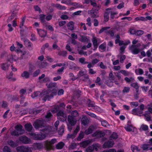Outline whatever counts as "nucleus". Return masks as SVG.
Wrapping results in <instances>:
<instances>
[{
    "instance_id": "1",
    "label": "nucleus",
    "mask_w": 152,
    "mask_h": 152,
    "mask_svg": "<svg viewBox=\"0 0 152 152\" xmlns=\"http://www.w3.org/2000/svg\"><path fill=\"white\" fill-rule=\"evenodd\" d=\"M65 105L63 103H61L59 105H55L52 111L54 113H57L56 115L58 120L64 122L66 121V115L64 112Z\"/></svg>"
},
{
    "instance_id": "2",
    "label": "nucleus",
    "mask_w": 152,
    "mask_h": 152,
    "mask_svg": "<svg viewBox=\"0 0 152 152\" xmlns=\"http://www.w3.org/2000/svg\"><path fill=\"white\" fill-rule=\"evenodd\" d=\"M57 93L56 91H53L52 92L49 94L50 91L47 90L42 93L41 94V95L43 94L42 99L45 102L47 100L50 101L51 99L53 98L54 96H56L57 94Z\"/></svg>"
},
{
    "instance_id": "3",
    "label": "nucleus",
    "mask_w": 152,
    "mask_h": 152,
    "mask_svg": "<svg viewBox=\"0 0 152 152\" xmlns=\"http://www.w3.org/2000/svg\"><path fill=\"white\" fill-rule=\"evenodd\" d=\"M45 120L42 118H39L36 120L33 124V126L36 129L42 128L45 126Z\"/></svg>"
},
{
    "instance_id": "4",
    "label": "nucleus",
    "mask_w": 152,
    "mask_h": 152,
    "mask_svg": "<svg viewBox=\"0 0 152 152\" xmlns=\"http://www.w3.org/2000/svg\"><path fill=\"white\" fill-rule=\"evenodd\" d=\"M29 135L33 139L35 140H42L46 137L45 134H36L35 133L31 132Z\"/></svg>"
},
{
    "instance_id": "5",
    "label": "nucleus",
    "mask_w": 152,
    "mask_h": 152,
    "mask_svg": "<svg viewBox=\"0 0 152 152\" xmlns=\"http://www.w3.org/2000/svg\"><path fill=\"white\" fill-rule=\"evenodd\" d=\"M140 44L137 45H132L129 47V50L134 54H138L140 51V49L138 48Z\"/></svg>"
},
{
    "instance_id": "6",
    "label": "nucleus",
    "mask_w": 152,
    "mask_h": 152,
    "mask_svg": "<svg viewBox=\"0 0 152 152\" xmlns=\"http://www.w3.org/2000/svg\"><path fill=\"white\" fill-rule=\"evenodd\" d=\"M16 149L18 152H31V149L28 147L24 146H18Z\"/></svg>"
},
{
    "instance_id": "7",
    "label": "nucleus",
    "mask_w": 152,
    "mask_h": 152,
    "mask_svg": "<svg viewBox=\"0 0 152 152\" xmlns=\"http://www.w3.org/2000/svg\"><path fill=\"white\" fill-rule=\"evenodd\" d=\"M56 142V140L53 139L50 141L46 140L45 142L44 146L47 149H50L51 145L54 144Z\"/></svg>"
},
{
    "instance_id": "8",
    "label": "nucleus",
    "mask_w": 152,
    "mask_h": 152,
    "mask_svg": "<svg viewBox=\"0 0 152 152\" xmlns=\"http://www.w3.org/2000/svg\"><path fill=\"white\" fill-rule=\"evenodd\" d=\"M21 39H23L25 45L28 49L30 50L32 49L33 44L28 39L22 38Z\"/></svg>"
},
{
    "instance_id": "9",
    "label": "nucleus",
    "mask_w": 152,
    "mask_h": 152,
    "mask_svg": "<svg viewBox=\"0 0 152 152\" xmlns=\"http://www.w3.org/2000/svg\"><path fill=\"white\" fill-rule=\"evenodd\" d=\"M99 9H95V7H93L90 10L91 16V17L93 18H97L99 16L98 10Z\"/></svg>"
},
{
    "instance_id": "10",
    "label": "nucleus",
    "mask_w": 152,
    "mask_h": 152,
    "mask_svg": "<svg viewBox=\"0 0 152 152\" xmlns=\"http://www.w3.org/2000/svg\"><path fill=\"white\" fill-rule=\"evenodd\" d=\"M19 140L23 143L27 144L30 143L31 140L30 138L25 136L23 135L20 136L19 138Z\"/></svg>"
},
{
    "instance_id": "11",
    "label": "nucleus",
    "mask_w": 152,
    "mask_h": 152,
    "mask_svg": "<svg viewBox=\"0 0 152 152\" xmlns=\"http://www.w3.org/2000/svg\"><path fill=\"white\" fill-rule=\"evenodd\" d=\"M114 144V141L113 140H110L104 143L103 146V148H111L113 147Z\"/></svg>"
},
{
    "instance_id": "12",
    "label": "nucleus",
    "mask_w": 152,
    "mask_h": 152,
    "mask_svg": "<svg viewBox=\"0 0 152 152\" xmlns=\"http://www.w3.org/2000/svg\"><path fill=\"white\" fill-rule=\"evenodd\" d=\"M105 133L104 132L101 131H97L93 133L92 136L93 137L100 138L103 137Z\"/></svg>"
},
{
    "instance_id": "13",
    "label": "nucleus",
    "mask_w": 152,
    "mask_h": 152,
    "mask_svg": "<svg viewBox=\"0 0 152 152\" xmlns=\"http://www.w3.org/2000/svg\"><path fill=\"white\" fill-rule=\"evenodd\" d=\"M37 30L38 34L41 37L44 38L46 36L47 34V32L46 31L41 29L38 28H37Z\"/></svg>"
},
{
    "instance_id": "14",
    "label": "nucleus",
    "mask_w": 152,
    "mask_h": 152,
    "mask_svg": "<svg viewBox=\"0 0 152 152\" xmlns=\"http://www.w3.org/2000/svg\"><path fill=\"white\" fill-rule=\"evenodd\" d=\"M68 121L69 124L72 126H74L77 122V120L75 118L69 115L68 116Z\"/></svg>"
},
{
    "instance_id": "15",
    "label": "nucleus",
    "mask_w": 152,
    "mask_h": 152,
    "mask_svg": "<svg viewBox=\"0 0 152 152\" xmlns=\"http://www.w3.org/2000/svg\"><path fill=\"white\" fill-rule=\"evenodd\" d=\"M39 20L43 26H46L47 23L45 20V15L43 14L39 15Z\"/></svg>"
},
{
    "instance_id": "16",
    "label": "nucleus",
    "mask_w": 152,
    "mask_h": 152,
    "mask_svg": "<svg viewBox=\"0 0 152 152\" xmlns=\"http://www.w3.org/2000/svg\"><path fill=\"white\" fill-rule=\"evenodd\" d=\"M24 127L26 130L28 132H31L33 129L32 126L30 123L25 124Z\"/></svg>"
},
{
    "instance_id": "17",
    "label": "nucleus",
    "mask_w": 152,
    "mask_h": 152,
    "mask_svg": "<svg viewBox=\"0 0 152 152\" xmlns=\"http://www.w3.org/2000/svg\"><path fill=\"white\" fill-rule=\"evenodd\" d=\"M94 127L93 126H90L85 131V133L87 135L91 133L94 130Z\"/></svg>"
},
{
    "instance_id": "18",
    "label": "nucleus",
    "mask_w": 152,
    "mask_h": 152,
    "mask_svg": "<svg viewBox=\"0 0 152 152\" xmlns=\"http://www.w3.org/2000/svg\"><path fill=\"white\" fill-rule=\"evenodd\" d=\"M132 113L136 115H138L139 114H141L142 112L137 108H134L132 111Z\"/></svg>"
},
{
    "instance_id": "19",
    "label": "nucleus",
    "mask_w": 152,
    "mask_h": 152,
    "mask_svg": "<svg viewBox=\"0 0 152 152\" xmlns=\"http://www.w3.org/2000/svg\"><path fill=\"white\" fill-rule=\"evenodd\" d=\"M30 76L29 73L27 71H24L21 74V76L26 79H28L29 78Z\"/></svg>"
},
{
    "instance_id": "20",
    "label": "nucleus",
    "mask_w": 152,
    "mask_h": 152,
    "mask_svg": "<svg viewBox=\"0 0 152 152\" xmlns=\"http://www.w3.org/2000/svg\"><path fill=\"white\" fill-rule=\"evenodd\" d=\"M92 40L94 47L97 48L98 46L97 38L96 37H93Z\"/></svg>"
},
{
    "instance_id": "21",
    "label": "nucleus",
    "mask_w": 152,
    "mask_h": 152,
    "mask_svg": "<svg viewBox=\"0 0 152 152\" xmlns=\"http://www.w3.org/2000/svg\"><path fill=\"white\" fill-rule=\"evenodd\" d=\"M131 86L136 89L137 94H138L139 87L138 83H132L131 84Z\"/></svg>"
},
{
    "instance_id": "22",
    "label": "nucleus",
    "mask_w": 152,
    "mask_h": 152,
    "mask_svg": "<svg viewBox=\"0 0 152 152\" xmlns=\"http://www.w3.org/2000/svg\"><path fill=\"white\" fill-rule=\"evenodd\" d=\"M8 143L9 145L13 148H15L17 145V144L12 140H8Z\"/></svg>"
},
{
    "instance_id": "23",
    "label": "nucleus",
    "mask_w": 152,
    "mask_h": 152,
    "mask_svg": "<svg viewBox=\"0 0 152 152\" xmlns=\"http://www.w3.org/2000/svg\"><path fill=\"white\" fill-rule=\"evenodd\" d=\"M23 127L21 124H18L17 125L15 126V129L17 131L19 132H23V133L24 131V130L23 129Z\"/></svg>"
},
{
    "instance_id": "24",
    "label": "nucleus",
    "mask_w": 152,
    "mask_h": 152,
    "mask_svg": "<svg viewBox=\"0 0 152 152\" xmlns=\"http://www.w3.org/2000/svg\"><path fill=\"white\" fill-rule=\"evenodd\" d=\"M64 144L63 142H61L58 143L56 145V148L57 149H62L64 147Z\"/></svg>"
},
{
    "instance_id": "25",
    "label": "nucleus",
    "mask_w": 152,
    "mask_h": 152,
    "mask_svg": "<svg viewBox=\"0 0 152 152\" xmlns=\"http://www.w3.org/2000/svg\"><path fill=\"white\" fill-rule=\"evenodd\" d=\"M41 111V110H35L34 109H32L30 110L29 112L30 114L36 115L40 113Z\"/></svg>"
},
{
    "instance_id": "26",
    "label": "nucleus",
    "mask_w": 152,
    "mask_h": 152,
    "mask_svg": "<svg viewBox=\"0 0 152 152\" xmlns=\"http://www.w3.org/2000/svg\"><path fill=\"white\" fill-rule=\"evenodd\" d=\"M74 23L72 21L70 22L67 25L68 28L71 30L74 29Z\"/></svg>"
},
{
    "instance_id": "27",
    "label": "nucleus",
    "mask_w": 152,
    "mask_h": 152,
    "mask_svg": "<svg viewBox=\"0 0 152 152\" xmlns=\"http://www.w3.org/2000/svg\"><path fill=\"white\" fill-rule=\"evenodd\" d=\"M40 92L39 91H36L31 94V97L33 99L36 98L39 95Z\"/></svg>"
},
{
    "instance_id": "28",
    "label": "nucleus",
    "mask_w": 152,
    "mask_h": 152,
    "mask_svg": "<svg viewBox=\"0 0 152 152\" xmlns=\"http://www.w3.org/2000/svg\"><path fill=\"white\" fill-rule=\"evenodd\" d=\"M148 129V126L147 125L143 124L141 125L140 128V130L141 131H146Z\"/></svg>"
},
{
    "instance_id": "29",
    "label": "nucleus",
    "mask_w": 152,
    "mask_h": 152,
    "mask_svg": "<svg viewBox=\"0 0 152 152\" xmlns=\"http://www.w3.org/2000/svg\"><path fill=\"white\" fill-rule=\"evenodd\" d=\"M86 59L83 57L79 58V62L82 64H85L88 63V62L85 61Z\"/></svg>"
},
{
    "instance_id": "30",
    "label": "nucleus",
    "mask_w": 152,
    "mask_h": 152,
    "mask_svg": "<svg viewBox=\"0 0 152 152\" xmlns=\"http://www.w3.org/2000/svg\"><path fill=\"white\" fill-rule=\"evenodd\" d=\"M135 72L137 75H141L143 73L144 71L142 69L138 68L135 70Z\"/></svg>"
},
{
    "instance_id": "31",
    "label": "nucleus",
    "mask_w": 152,
    "mask_h": 152,
    "mask_svg": "<svg viewBox=\"0 0 152 152\" xmlns=\"http://www.w3.org/2000/svg\"><path fill=\"white\" fill-rule=\"evenodd\" d=\"M56 7L60 10H65L66 8V7L65 6H62L58 4H56Z\"/></svg>"
},
{
    "instance_id": "32",
    "label": "nucleus",
    "mask_w": 152,
    "mask_h": 152,
    "mask_svg": "<svg viewBox=\"0 0 152 152\" xmlns=\"http://www.w3.org/2000/svg\"><path fill=\"white\" fill-rule=\"evenodd\" d=\"M1 67L3 70H5L8 68V66L7 63H3L1 64Z\"/></svg>"
},
{
    "instance_id": "33",
    "label": "nucleus",
    "mask_w": 152,
    "mask_h": 152,
    "mask_svg": "<svg viewBox=\"0 0 152 152\" xmlns=\"http://www.w3.org/2000/svg\"><path fill=\"white\" fill-rule=\"evenodd\" d=\"M23 133H19L18 132L14 130L11 132V134L12 136H18L22 134Z\"/></svg>"
},
{
    "instance_id": "34",
    "label": "nucleus",
    "mask_w": 152,
    "mask_h": 152,
    "mask_svg": "<svg viewBox=\"0 0 152 152\" xmlns=\"http://www.w3.org/2000/svg\"><path fill=\"white\" fill-rule=\"evenodd\" d=\"M84 137V133L82 132H80L78 136L77 137V140L78 141L80 140Z\"/></svg>"
},
{
    "instance_id": "35",
    "label": "nucleus",
    "mask_w": 152,
    "mask_h": 152,
    "mask_svg": "<svg viewBox=\"0 0 152 152\" xmlns=\"http://www.w3.org/2000/svg\"><path fill=\"white\" fill-rule=\"evenodd\" d=\"M118 136V134L116 133L113 132L110 136V140H112V139H116L117 138Z\"/></svg>"
},
{
    "instance_id": "36",
    "label": "nucleus",
    "mask_w": 152,
    "mask_h": 152,
    "mask_svg": "<svg viewBox=\"0 0 152 152\" xmlns=\"http://www.w3.org/2000/svg\"><path fill=\"white\" fill-rule=\"evenodd\" d=\"M93 148V150H96V151H97L98 148H99L100 147V145L98 143H94V144L92 145H91Z\"/></svg>"
},
{
    "instance_id": "37",
    "label": "nucleus",
    "mask_w": 152,
    "mask_h": 152,
    "mask_svg": "<svg viewBox=\"0 0 152 152\" xmlns=\"http://www.w3.org/2000/svg\"><path fill=\"white\" fill-rule=\"evenodd\" d=\"M109 12H105L104 14V20L105 21H107L109 19Z\"/></svg>"
},
{
    "instance_id": "38",
    "label": "nucleus",
    "mask_w": 152,
    "mask_h": 152,
    "mask_svg": "<svg viewBox=\"0 0 152 152\" xmlns=\"http://www.w3.org/2000/svg\"><path fill=\"white\" fill-rule=\"evenodd\" d=\"M109 13L110 14V18L112 19H113L115 16L118 14V13L117 12L113 11H109Z\"/></svg>"
},
{
    "instance_id": "39",
    "label": "nucleus",
    "mask_w": 152,
    "mask_h": 152,
    "mask_svg": "<svg viewBox=\"0 0 152 152\" xmlns=\"http://www.w3.org/2000/svg\"><path fill=\"white\" fill-rule=\"evenodd\" d=\"M135 20L136 21L138 20H141L142 21H146L147 19H146L145 18L143 17H139L136 18L135 19Z\"/></svg>"
},
{
    "instance_id": "40",
    "label": "nucleus",
    "mask_w": 152,
    "mask_h": 152,
    "mask_svg": "<svg viewBox=\"0 0 152 152\" xmlns=\"http://www.w3.org/2000/svg\"><path fill=\"white\" fill-rule=\"evenodd\" d=\"M131 149L133 152H136L140 151V150L138 148L137 146L134 145L131 146Z\"/></svg>"
},
{
    "instance_id": "41",
    "label": "nucleus",
    "mask_w": 152,
    "mask_h": 152,
    "mask_svg": "<svg viewBox=\"0 0 152 152\" xmlns=\"http://www.w3.org/2000/svg\"><path fill=\"white\" fill-rule=\"evenodd\" d=\"M40 70L39 69H38L35 71L32 74V76L34 77H37L40 73Z\"/></svg>"
},
{
    "instance_id": "42",
    "label": "nucleus",
    "mask_w": 152,
    "mask_h": 152,
    "mask_svg": "<svg viewBox=\"0 0 152 152\" xmlns=\"http://www.w3.org/2000/svg\"><path fill=\"white\" fill-rule=\"evenodd\" d=\"M101 124L103 126L105 127H107L109 126V124L105 120H104L101 121Z\"/></svg>"
},
{
    "instance_id": "43",
    "label": "nucleus",
    "mask_w": 152,
    "mask_h": 152,
    "mask_svg": "<svg viewBox=\"0 0 152 152\" xmlns=\"http://www.w3.org/2000/svg\"><path fill=\"white\" fill-rule=\"evenodd\" d=\"M25 17H24L22 18L21 20L20 23V24L19 26L20 28H21L23 27L24 24V23L25 22Z\"/></svg>"
},
{
    "instance_id": "44",
    "label": "nucleus",
    "mask_w": 152,
    "mask_h": 152,
    "mask_svg": "<svg viewBox=\"0 0 152 152\" xmlns=\"http://www.w3.org/2000/svg\"><path fill=\"white\" fill-rule=\"evenodd\" d=\"M3 152H11V151L10 147L5 146L3 149Z\"/></svg>"
},
{
    "instance_id": "45",
    "label": "nucleus",
    "mask_w": 152,
    "mask_h": 152,
    "mask_svg": "<svg viewBox=\"0 0 152 152\" xmlns=\"http://www.w3.org/2000/svg\"><path fill=\"white\" fill-rule=\"evenodd\" d=\"M48 23H47L46 26H44L46 27V28L48 29V30H50L51 31H53L54 29L53 27L50 25H48Z\"/></svg>"
},
{
    "instance_id": "46",
    "label": "nucleus",
    "mask_w": 152,
    "mask_h": 152,
    "mask_svg": "<svg viewBox=\"0 0 152 152\" xmlns=\"http://www.w3.org/2000/svg\"><path fill=\"white\" fill-rule=\"evenodd\" d=\"M56 84V83H55L50 82L49 84L47 87L48 88H52L55 87Z\"/></svg>"
},
{
    "instance_id": "47",
    "label": "nucleus",
    "mask_w": 152,
    "mask_h": 152,
    "mask_svg": "<svg viewBox=\"0 0 152 152\" xmlns=\"http://www.w3.org/2000/svg\"><path fill=\"white\" fill-rule=\"evenodd\" d=\"M105 32L108 34L110 35L111 37L114 36V31L112 30H110L108 31H106Z\"/></svg>"
},
{
    "instance_id": "48",
    "label": "nucleus",
    "mask_w": 152,
    "mask_h": 152,
    "mask_svg": "<svg viewBox=\"0 0 152 152\" xmlns=\"http://www.w3.org/2000/svg\"><path fill=\"white\" fill-rule=\"evenodd\" d=\"M120 72L125 76H127L130 73L125 70H121Z\"/></svg>"
},
{
    "instance_id": "49",
    "label": "nucleus",
    "mask_w": 152,
    "mask_h": 152,
    "mask_svg": "<svg viewBox=\"0 0 152 152\" xmlns=\"http://www.w3.org/2000/svg\"><path fill=\"white\" fill-rule=\"evenodd\" d=\"M93 148L92 146H89L86 149L85 151L86 152H93L94 151Z\"/></svg>"
},
{
    "instance_id": "50",
    "label": "nucleus",
    "mask_w": 152,
    "mask_h": 152,
    "mask_svg": "<svg viewBox=\"0 0 152 152\" xmlns=\"http://www.w3.org/2000/svg\"><path fill=\"white\" fill-rule=\"evenodd\" d=\"M90 2L91 4L94 6L93 7H95V9L99 8V6L97 7V4L93 1V0H90Z\"/></svg>"
},
{
    "instance_id": "51",
    "label": "nucleus",
    "mask_w": 152,
    "mask_h": 152,
    "mask_svg": "<svg viewBox=\"0 0 152 152\" xmlns=\"http://www.w3.org/2000/svg\"><path fill=\"white\" fill-rule=\"evenodd\" d=\"M35 146L38 149H40L43 148V144L42 143H36Z\"/></svg>"
},
{
    "instance_id": "52",
    "label": "nucleus",
    "mask_w": 152,
    "mask_h": 152,
    "mask_svg": "<svg viewBox=\"0 0 152 152\" xmlns=\"http://www.w3.org/2000/svg\"><path fill=\"white\" fill-rule=\"evenodd\" d=\"M111 80L109 79L106 81V84L110 87H111L113 85V82Z\"/></svg>"
},
{
    "instance_id": "53",
    "label": "nucleus",
    "mask_w": 152,
    "mask_h": 152,
    "mask_svg": "<svg viewBox=\"0 0 152 152\" xmlns=\"http://www.w3.org/2000/svg\"><path fill=\"white\" fill-rule=\"evenodd\" d=\"M72 116L75 117L77 116L78 115V113L77 111L75 110L72 111Z\"/></svg>"
},
{
    "instance_id": "54",
    "label": "nucleus",
    "mask_w": 152,
    "mask_h": 152,
    "mask_svg": "<svg viewBox=\"0 0 152 152\" xmlns=\"http://www.w3.org/2000/svg\"><path fill=\"white\" fill-rule=\"evenodd\" d=\"M64 132V129L63 127H61L58 131V133L59 135H62Z\"/></svg>"
},
{
    "instance_id": "55",
    "label": "nucleus",
    "mask_w": 152,
    "mask_h": 152,
    "mask_svg": "<svg viewBox=\"0 0 152 152\" xmlns=\"http://www.w3.org/2000/svg\"><path fill=\"white\" fill-rule=\"evenodd\" d=\"M69 69H73L75 66V64L72 62H69Z\"/></svg>"
},
{
    "instance_id": "56",
    "label": "nucleus",
    "mask_w": 152,
    "mask_h": 152,
    "mask_svg": "<svg viewBox=\"0 0 152 152\" xmlns=\"http://www.w3.org/2000/svg\"><path fill=\"white\" fill-rule=\"evenodd\" d=\"M126 58V56L123 55L120 56V62L121 63H123L124 62V61Z\"/></svg>"
},
{
    "instance_id": "57",
    "label": "nucleus",
    "mask_w": 152,
    "mask_h": 152,
    "mask_svg": "<svg viewBox=\"0 0 152 152\" xmlns=\"http://www.w3.org/2000/svg\"><path fill=\"white\" fill-rule=\"evenodd\" d=\"M34 8L36 11H38L40 13L42 12V10L37 5H35L34 6Z\"/></svg>"
},
{
    "instance_id": "58",
    "label": "nucleus",
    "mask_w": 152,
    "mask_h": 152,
    "mask_svg": "<svg viewBox=\"0 0 152 152\" xmlns=\"http://www.w3.org/2000/svg\"><path fill=\"white\" fill-rule=\"evenodd\" d=\"M116 150L114 149H106L104 150L103 151L100 152H116Z\"/></svg>"
},
{
    "instance_id": "59",
    "label": "nucleus",
    "mask_w": 152,
    "mask_h": 152,
    "mask_svg": "<svg viewBox=\"0 0 152 152\" xmlns=\"http://www.w3.org/2000/svg\"><path fill=\"white\" fill-rule=\"evenodd\" d=\"M130 88L129 87H125L123 90V92L124 93H127L130 91Z\"/></svg>"
},
{
    "instance_id": "60",
    "label": "nucleus",
    "mask_w": 152,
    "mask_h": 152,
    "mask_svg": "<svg viewBox=\"0 0 152 152\" xmlns=\"http://www.w3.org/2000/svg\"><path fill=\"white\" fill-rule=\"evenodd\" d=\"M141 88L142 89V91L145 92H146L148 90V86H142L141 87Z\"/></svg>"
},
{
    "instance_id": "61",
    "label": "nucleus",
    "mask_w": 152,
    "mask_h": 152,
    "mask_svg": "<svg viewBox=\"0 0 152 152\" xmlns=\"http://www.w3.org/2000/svg\"><path fill=\"white\" fill-rule=\"evenodd\" d=\"M106 48V45L105 43H103L101 45L99 46V48L102 50H105Z\"/></svg>"
},
{
    "instance_id": "62",
    "label": "nucleus",
    "mask_w": 152,
    "mask_h": 152,
    "mask_svg": "<svg viewBox=\"0 0 152 152\" xmlns=\"http://www.w3.org/2000/svg\"><path fill=\"white\" fill-rule=\"evenodd\" d=\"M7 106L8 104L7 102L4 101L2 102V104L1 105L2 107L5 108L7 107Z\"/></svg>"
},
{
    "instance_id": "63",
    "label": "nucleus",
    "mask_w": 152,
    "mask_h": 152,
    "mask_svg": "<svg viewBox=\"0 0 152 152\" xmlns=\"http://www.w3.org/2000/svg\"><path fill=\"white\" fill-rule=\"evenodd\" d=\"M52 116V114L50 112H48L45 115V118L48 119H50Z\"/></svg>"
},
{
    "instance_id": "64",
    "label": "nucleus",
    "mask_w": 152,
    "mask_h": 152,
    "mask_svg": "<svg viewBox=\"0 0 152 152\" xmlns=\"http://www.w3.org/2000/svg\"><path fill=\"white\" fill-rule=\"evenodd\" d=\"M152 106V103H151L150 105H147V107L148 108V112L151 113H152V108L151 107Z\"/></svg>"
}]
</instances>
